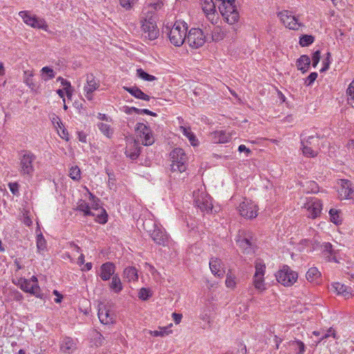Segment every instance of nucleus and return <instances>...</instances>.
<instances>
[{
	"label": "nucleus",
	"instance_id": "f257e3e1",
	"mask_svg": "<svg viewBox=\"0 0 354 354\" xmlns=\"http://www.w3.org/2000/svg\"><path fill=\"white\" fill-rule=\"evenodd\" d=\"M222 16L229 24H234L239 19V14L235 4L236 0H216Z\"/></svg>",
	"mask_w": 354,
	"mask_h": 354
},
{
	"label": "nucleus",
	"instance_id": "f03ea898",
	"mask_svg": "<svg viewBox=\"0 0 354 354\" xmlns=\"http://www.w3.org/2000/svg\"><path fill=\"white\" fill-rule=\"evenodd\" d=\"M169 32L167 35L169 40L175 46H180L186 40L187 26L184 21H176L173 27H166Z\"/></svg>",
	"mask_w": 354,
	"mask_h": 354
},
{
	"label": "nucleus",
	"instance_id": "7ed1b4c3",
	"mask_svg": "<svg viewBox=\"0 0 354 354\" xmlns=\"http://www.w3.org/2000/svg\"><path fill=\"white\" fill-rule=\"evenodd\" d=\"M142 37L145 39L153 41L159 36V29L156 25V19L152 15L147 16L146 18L141 20Z\"/></svg>",
	"mask_w": 354,
	"mask_h": 354
},
{
	"label": "nucleus",
	"instance_id": "20e7f679",
	"mask_svg": "<svg viewBox=\"0 0 354 354\" xmlns=\"http://www.w3.org/2000/svg\"><path fill=\"white\" fill-rule=\"evenodd\" d=\"M171 171L182 173L187 169V156L181 148H175L170 153Z\"/></svg>",
	"mask_w": 354,
	"mask_h": 354
},
{
	"label": "nucleus",
	"instance_id": "39448f33",
	"mask_svg": "<svg viewBox=\"0 0 354 354\" xmlns=\"http://www.w3.org/2000/svg\"><path fill=\"white\" fill-rule=\"evenodd\" d=\"M208 35L209 30H206L205 32L200 28H192L187 35L186 40L192 48H198L207 41V36Z\"/></svg>",
	"mask_w": 354,
	"mask_h": 354
},
{
	"label": "nucleus",
	"instance_id": "423d86ee",
	"mask_svg": "<svg viewBox=\"0 0 354 354\" xmlns=\"http://www.w3.org/2000/svg\"><path fill=\"white\" fill-rule=\"evenodd\" d=\"M36 160V156L28 150L21 151L19 158L20 174L23 176H32L35 171L33 162Z\"/></svg>",
	"mask_w": 354,
	"mask_h": 354
},
{
	"label": "nucleus",
	"instance_id": "0eeeda50",
	"mask_svg": "<svg viewBox=\"0 0 354 354\" xmlns=\"http://www.w3.org/2000/svg\"><path fill=\"white\" fill-rule=\"evenodd\" d=\"M277 281L281 285L290 287L292 286L298 279V274L287 266L283 265L275 274Z\"/></svg>",
	"mask_w": 354,
	"mask_h": 354
},
{
	"label": "nucleus",
	"instance_id": "6e6552de",
	"mask_svg": "<svg viewBox=\"0 0 354 354\" xmlns=\"http://www.w3.org/2000/svg\"><path fill=\"white\" fill-rule=\"evenodd\" d=\"M237 245L245 254H252L256 247V239L250 231H243L236 240Z\"/></svg>",
	"mask_w": 354,
	"mask_h": 354
},
{
	"label": "nucleus",
	"instance_id": "1a4fd4ad",
	"mask_svg": "<svg viewBox=\"0 0 354 354\" xmlns=\"http://www.w3.org/2000/svg\"><path fill=\"white\" fill-rule=\"evenodd\" d=\"M319 140V138L317 136H310L306 140L305 138L301 139L302 152L305 156L311 158L317 156Z\"/></svg>",
	"mask_w": 354,
	"mask_h": 354
},
{
	"label": "nucleus",
	"instance_id": "9d476101",
	"mask_svg": "<svg viewBox=\"0 0 354 354\" xmlns=\"http://www.w3.org/2000/svg\"><path fill=\"white\" fill-rule=\"evenodd\" d=\"M19 15L24 22L31 27L44 30H46L48 27L44 19L32 15L29 11H21Z\"/></svg>",
	"mask_w": 354,
	"mask_h": 354
},
{
	"label": "nucleus",
	"instance_id": "9b49d317",
	"mask_svg": "<svg viewBox=\"0 0 354 354\" xmlns=\"http://www.w3.org/2000/svg\"><path fill=\"white\" fill-rule=\"evenodd\" d=\"M12 282L19 286L23 291L28 292L38 298L41 299L43 297V294L41 292V289L38 284L30 283V281L24 278L19 279L17 283L14 280Z\"/></svg>",
	"mask_w": 354,
	"mask_h": 354
},
{
	"label": "nucleus",
	"instance_id": "f8f14e48",
	"mask_svg": "<svg viewBox=\"0 0 354 354\" xmlns=\"http://www.w3.org/2000/svg\"><path fill=\"white\" fill-rule=\"evenodd\" d=\"M266 265L262 262L255 263V273L253 277V284L256 289L263 291L266 289L264 278Z\"/></svg>",
	"mask_w": 354,
	"mask_h": 354
},
{
	"label": "nucleus",
	"instance_id": "ddd939ff",
	"mask_svg": "<svg viewBox=\"0 0 354 354\" xmlns=\"http://www.w3.org/2000/svg\"><path fill=\"white\" fill-rule=\"evenodd\" d=\"M239 211L241 216L251 219L257 216L258 207L251 201L245 200L240 203Z\"/></svg>",
	"mask_w": 354,
	"mask_h": 354
},
{
	"label": "nucleus",
	"instance_id": "4468645a",
	"mask_svg": "<svg viewBox=\"0 0 354 354\" xmlns=\"http://www.w3.org/2000/svg\"><path fill=\"white\" fill-rule=\"evenodd\" d=\"M149 232L151 238L156 243L162 246L167 245L169 241V236L164 229L154 224L153 230Z\"/></svg>",
	"mask_w": 354,
	"mask_h": 354
},
{
	"label": "nucleus",
	"instance_id": "2eb2a0df",
	"mask_svg": "<svg viewBox=\"0 0 354 354\" xmlns=\"http://www.w3.org/2000/svg\"><path fill=\"white\" fill-rule=\"evenodd\" d=\"M277 15L282 24L289 29L298 30L301 26L298 23L297 19L292 15L288 10L279 12Z\"/></svg>",
	"mask_w": 354,
	"mask_h": 354
},
{
	"label": "nucleus",
	"instance_id": "dca6fc26",
	"mask_svg": "<svg viewBox=\"0 0 354 354\" xmlns=\"http://www.w3.org/2000/svg\"><path fill=\"white\" fill-rule=\"evenodd\" d=\"M115 264L112 262H106L100 266L98 275L102 280L108 281L115 274Z\"/></svg>",
	"mask_w": 354,
	"mask_h": 354
},
{
	"label": "nucleus",
	"instance_id": "f3484780",
	"mask_svg": "<svg viewBox=\"0 0 354 354\" xmlns=\"http://www.w3.org/2000/svg\"><path fill=\"white\" fill-rule=\"evenodd\" d=\"M306 206L309 213V216L315 218L319 216L322 209V204L319 199L314 198L311 201L308 202Z\"/></svg>",
	"mask_w": 354,
	"mask_h": 354
},
{
	"label": "nucleus",
	"instance_id": "a211bd4d",
	"mask_svg": "<svg viewBox=\"0 0 354 354\" xmlns=\"http://www.w3.org/2000/svg\"><path fill=\"white\" fill-rule=\"evenodd\" d=\"M142 147L139 145L138 142L134 140L131 144L127 147L125 155L130 159L136 160L141 153Z\"/></svg>",
	"mask_w": 354,
	"mask_h": 354
},
{
	"label": "nucleus",
	"instance_id": "6ab92c4d",
	"mask_svg": "<svg viewBox=\"0 0 354 354\" xmlns=\"http://www.w3.org/2000/svg\"><path fill=\"white\" fill-rule=\"evenodd\" d=\"M195 205L197 206L202 212L209 213L212 211L213 205L209 198L207 196H198L194 200Z\"/></svg>",
	"mask_w": 354,
	"mask_h": 354
},
{
	"label": "nucleus",
	"instance_id": "aec40b11",
	"mask_svg": "<svg viewBox=\"0 0 354 354\" xmlns=\"http://www.w3.org/2000/svg\"><path fill=\"white\" fill-rule=\"evenodd\" d=\"M341 188L339 189V194L344 198H349L353 192L352 183L350 180L346 179L340 180Z\"/></svg>",
	"mask_w": 354,
	"mask_h": 354
},
{
	"label": "nucleus",
	"instance_id": "412c9836",
	"mask_svg": "<svg viewBox=\"0 0 354 354\" xmlns=\"http://www.w3.org/2000/svg\"><path fill=\"white\" fill-rule=\"evenodd\" d=\"M124 89L137 99L149 101L151 98L149 95L142 92L141 89H140L138 87L136 86L131 87L124 86Z\"/></svg>",
	"mask_w": 354,
	"mask_h": 354
},
{
	"label": "nucleus",
	"instance_id": "4be33fe9",
	"mask_svg": "<svg viewBox=\"0 0 354 354\" xmlns=\"http://www.w3.org/2000/svg\"><path fill=\"white\" fill-rule=\"evenodd\" d=\"M322 253L324 256L328 258V261H333L337 262V259L335 257V251L333 248V245L330 243H324L321 245Z\"/></svg>",
	"mask_w": 354,
	"mask_h": 354
},
{
	"label": "nucleus",
	"instance_id": "5701e85b",
	"mask_svg": "<svg viewBox=\"0 0 354 354\" xmlns=\"http://www.w3.org/2000/svg\"><path fill=\"white\" fill-rule=\"evenodd\" d=\"M221 261L217 258H212L209 261V268L212 272L218 277H223L225 273V271L221 270Z\"/></svg>",
	"mask_w": 354,
	"mask_h": 354
},
{
	"label": "nucleus",
	"instance_id": "b1692460",
	"mask_svg": "<svg viewBox=\"0 0 354 354\" xmlns=\"http://www.w3.org/2000/svg\"><path fill=\"white\" fill-rule=\"evenodd\" d=\"M97 315L100 321L103 324H108L113 322V315L110 314L109 310L106 308H100Z\"/></svg>",
	"mask_w": 354,
	"mask_h": 354
},
{
	"label": "nucleus",
	"instance_id": "393cba45",
	"mask_svg": "<svg viewBox=\"0 0 354 354\" xmlns=\"http://www.w3.org/2000/svg\"><path fill=\"white\" fill-rule=\"evenodd\" d=\"M310 64V59L308 55H301L296 62L297 69L301 71L302 73H305L308 71Z\"/></svg>",
	"mask_w": 354,
	"mask_h": 354
},
{
	"label": "nucleus",
	"instance_id": "a878e982",
	"mask_svg": "<svg viewBox=\"0 0 354 354\" xmlns=\"http://www.w3.org/2000/svg\"><path fill=\"white\" fill-rule=\"evenodd\" d=\"M306 279L310 282L319 283V280L321 277V272L318 270L316 267H312L308 269L306 272Z\"/></svg>",
	"mask_w": 354,
	"mask_h": 354
},
{
	"label": "nucleus",
	"instance_id": "bb28decb",
	"mask_svg": "<svg viewBox=\"0 0 354 354\" xmlns=\"http://www.w3.org/2000/svg\"><path fill=\"white\" fill-rule=\"evenodd\" d=\"M109 287L115 293L117 294L120 293L122 290V283L118 274H115L112 277Z\"/></svg>",
	"mask_w": 354,
	"mask_h": 354
},
{
	"label": "nucleus",
	"instance_id": "cd10ccee",
	"mask_svg": "<svg viewBox=\"0 0 354 354\" xmlns=\"http://www.w3.org/2000/svg\"><path fill=\"white\" fill-rule=\"evenodd\" d=\"M124 278L129 282L137 281L138 279V270L135 267H127L123 271Z\"/></svg>",
	"mask_w": 354,
	"mask_h": 354
},
{
	"label": "nucleus",
	"instance_id": "c85d7f7f",
	"mask_svg": "<svg viewBox=\"0 0 354 354\" xmlns=\"http://www.w3.org/2000/svg\"><path fill=\"white\" fill-rule=\"evenodd\" d=\"M100 86L99 81H97L93 74L86 75V85L84 88L88 89V91H94Z\"/></svg>",
	"mask_w": 354,
	"mask_h": 354
},
{
	"label": "nucleus",
	"instance_id": "c756f323",
	"mask_svg": "<svg viewBox=\"0 0 354 354\" xmlns=\"http://www.w3.org/2000/svg\"><path fill=\"white\" fill-rule=\"evenodd\" d=\"M230 140V135L225 131H216L214 132V140L215 142L225 143Z\"/></svg>",
	"mask_w": 354,
	"mask_h": 354
},
{
	"label": "nucleus",
	"instance_id": "7c9ffc66",
	"mask_svg": "<svg viewBox=\"0 0 354 354\" xmlns=\"http://www.w3.org/2000/svg\"><path fill=\"white\" fill-rule=\"evenodd\" d=\"M289 346L294 350L295 354H304L305 352V344L300 340H292L288 342Z\"/></svg>",
	"mask_w": 354,
	"mask_h": 354
},
{
	"label": "nucleus",
	"instance_id": "2f4dec72",
	"mask_svg": "<svg viewBox=\"0 0 354 354\" xmlns=\"http://www.w3.org/2000/svg\"><path fill=\"white\" fill-rule=\"evenodd\" d=\"M164 6L163 1L162 0H156L155 1H151V0H147V6L149 8L148 14H153L155 12L160 10Z\"/></svg>",
	"mask_w": 354,
	"mask_h": 354
},
{
	"label": "nucleus",
	"instance_id": "473e14b6",
	"mask_svg": "<svg viewBox=\"0 0 354 354\" xmlns=\"http://www.w3.org/2000/svg\"><path fill=\"white\" fill-rule=\"evenodd\" d=\"M34 75L32 71H24V83L31 89L36 90L37 88V84L34 83L32 77Z\"/></svg>",
	"mask_w": 354,
	"mask_h": 354
},
{
	"label": "nucleus",
	"instance_id": "72a5a7b5",
	"mask_svg": "<svg viewBox=\"0 0 354 354\" xmlns=\"http://www.w3.org/2000/svg\"><path fill=\"white\" fill-rule=\"evenodd\" d=\"M75 346L73 339L71 337H66L63 339L61 344L60 348L64 353H69Z\"/></svg>",
	"mask_w": 354,
	"mask_h": 354
},
{
	"label": "nucleus",
	"instance_id": "f704fd0d",
	"mask_svg": "<svg viewBox=\"0 0 354 354\" xmlns=\"http://www.w3.org/2000/svg\"><path fill=\"white\" fill-rule=\"evenodd\" d=\"M41 78L44 81H48L55 77V73L53 68L48 66H44L41 70Z\"/></svg>",
	"mask_w": 354,
	"mask_h": 354
},
{
	"label": "nucleus",
	"instance_id": "c9c22d12",
	"mask_svg": "<svg viewBox=\"0 0 354 354\" xmlns=\"http://www.w3.org/2000/svg\"><path fill=\"white\" fill-rule=\"evenodd\" d=\"M94 217L95 221L100 224H105L108 221V214L103 207L100 208V213H95Z\"/></svg>",
	"mask_w": 354,
	"mask_h": 354
},
{
	"label": "nucleus",
	"instance_id": "e433bc0d",
	"mask_svg": "<svg viewBox=\"0 0 354 354\" xmlns=\"http://www.w3.org/2000/svg\"><path fill=\"white\" fill-rule=\"evenodd\" d=\"M211 32L212 40L218 41L223 39L224 33L219 26L214 27L213 30L209 31Z\"/></svg>",
	"mask_w": 354,
	"mask_h": 354
},
{
	"label": "nucleus",
	"instance_id": "4c0bfd02",
	"mask_svg": "<svg viewBox=\"0 0 354 354\" xmlns=\"http://www.w3.org/2000/svg\"><path fill=\"white\" fill-rule=\"evenodd\" d=\"M180 129H181L183 135L185 136L189 139V140L190 141L192 145H196L195 142L197 141V139H196L195 135L194 134V133H192L191 131L190 128L189 127H180Z\"/></svg>",
	"mask_w": 354,
	"mask_h": 354
},
{
	"label": "nucleus",
	"instance_id": "58836bf2",
	"mask_svg": "<svg viewBox=\"0 0 354 354\" xmlns=\"http://www.w3.org/2000/svg\"><path fill=\"white\" fill-rule=\"evenodd\" d=\"M201 1L204 3V11L212 12V14L214 15L216 11V6L218 2L216 0L215 2H214L213 0H201Z\"/></svg>",
	"mask_w": 354,
	"mask_h": 354
},
{
	"label": "nucleus",
	"instance_id": "ea45409f",
	"mask_svg": "<svg viewBox=\"0 0 354 354\" xmlns=\"http://www.w3.org/2000/svg\"><path fill=\"white\" fill-rule=\"evenodd\" d=\"M333 286L338 294H342L344 296H346L350 293L348 290H350L351 288H348V286L344 284H342L340 283H334L333 284Z\"/></svg>",
	"mask_w": 354,
	"mask_h": 354
},
{
	"label": "nucleus",
	"instance_id": "a19ab883",
	"mask_svg": "<svg viewBox=\"0 0 354 354\" xmlns=\"http://www.w3.org/2000/svg\"><path fill=\"white\" fill-rule=\"evenodd\" d=\"M77 210L82 212L85 216H95V213L94 212H92L91 210V208L88 206V205L84 202L80 204L77 206Z\"/></svg>",
	"mask_w": 354,
	"mask_h": 354
},
{
	"label": "nucleus",
	"instance_id": "79ce46f5",
	"mask_svg": "<svg viewBox=\"0 0 354 354\" xmlns=\"http://www.w3.org/2000/svg\"><path fill=\"white\" fill-rule=\"evenodd\" d=\"M315 38L310 35H303L299 38V44L303 46H308L313 43Z\"/></svg>",
	"mask_w": 354,
	"mask_h": 354
},
{
	"label": "nucleus",
	"instance_id": "37998d69",
	"mask_svg": "<svg viewBox=\"0 0 354 354\" xmlns=\"http://www.w3.org/2000/svg\"><path fill=\"white\" fill-rule=\"evenodd\" d=\"M97 126H98V128L100 130V131L104 135H105L106 136H107L109 138H110L112 136L113 131L109 124L100 122L97 124Z\"/></svg>",
	"mask_w": 354,
	"mask_h": 354
},
{
	"label": "nucleus",
	"instance_id": "c03bdc74",
	"mask_svg": "<svg viewBox=\"0 0 354 354\" xmlns=\"http://www.w3.org/2000/svg\"><path fill=\"white\" fill-rule=\"evenodd\" d=\"M137 75L145 81L152 82L156 80L155 76L148 74L142 68L137 69Z\"/></svg>",
	"mask_w": 354,
	"mask_h": 354
},
{
	"label": "nucleus",
	"instance_id": "a18cd8bd",
	"mask_svg": "<svg viewBox=\"0 0 354 354\" xmlns=\"http://www.w3.org/2000/svg\"><path fill=\"white\" fill-rule=\"evenodd\" d=\"M69 176L74 180H79L81 178V171L77 166H72L70 168Z\"/></svg>",
	"mask_w": 354,
	"mask_h": 354
},
{
	"label": "nucleus",
	"instance_id": "49530a36",
	"mask_svg": "<svg viewBox=\"0 0 354 354\" xmlns=\"http://www.w3.org/2000/svg\"><path fill=\"white\" fill-rule=\"evenodd\" d=\"M339 212L335 209H330L329 211V215L330 217V221L336 225L342 223V219L339 218Z\"/></svg>",
	"mask_w": 354,
	"mask_h": 354
},
{
	"label": "nucleus",
	"instance_id": "de8ad7c7",
	"mask_svg": "<svg viewBox=\"0 0 354 354\" xmlns=\"http://www.w3.org/2000/svg\"><path fill=\"white\" fill-rule=\"evenodd\" d=\"M37 248L39 251H44L46 248V241L41 233L37 236Z\"/></svg>",
	"mask_w": 354,
	"mask_h": 354
},
{
	"label": "nucleus",
	"instance_id": "09e8293b",
	"mask_svg": "<svg viewBox=\"0 0 354 354\" xmlns=\"http://www.w3.org/2000/svg\"><path fill=\"white\" fill-rule=\"evenodd\" d=\"M151 296L152 293L149 288H142L138 292V297L143 301L149 299Z\"/></svg>",
	"mask_w": 354,
	"mask_h": 354
},
{
	"label": "nucleus",
	"instance_id": "8fccbe9b",
	"mask_svg": "<svg viewBox=\"0 0 354 354\" xmlns=\"http://www.w3.org/2000/svg\"><path fill=\"white\" fill-rule=\"evenodd\" d=\"M142 138L143 140L142 141V143L145 146L151 145L154 142V138L153 137L151 131H149L148 133H146V135Z\"/></svg>",
	"mask_w": 354,
	"mask_h": 354
},
{
	"label": "nucleus",
	"instance_id": "3c124183",
	"mask_svg": "<svg viewBox=\"0 0 354 354\" xmlns=\"http://www.w3.org/2000/svg\"><path fill=\"white\" fill-rule=\"evenodd\" d=\"M169 333H170V331H168L167 328L165 327V328H160V330H154V331H152L151 333L154 337H158V336L164 337V336L168 335Z\"/></svg>",
	"mask_w": 354,
	"mask_h": 354
},
{
	"label": "nucleus",
	"instance_id": "603ef678",
	"mask_svg": "<svg viewBox=\"0 0 354 354\" xmlns=\"http://www.w3.org/2000/svg\"><path fill=\"white\" fill-rule=\"evenodd\" d=\"M317 76H318V74L316 72H313V73H310V75L305 80V84L306 86L311 85L315 81Z\"/></svg>",
	"mask_w": 354,
	"mask_h": 354
},
{
	"label": "nucleus",
	"instance_id": "864d4df0",
	"mask_svg": "<svg viewBox=\"0 0 354 354\" xmlns=\"http://www.w3.org/2000/svg\"><path fill=\"white\" fill-rule=\"evenodd\" d=\"M137 0H120V5L126 10L131 9Z\"/></svg>",
	"mask_w": 354,
	"mask_h": 354
},
{
	"label": "nucleus",
	"instance_id": "5fc2aeb1",
	"mask_svg": "<svg viewBox=\"0 0 354 354\" xmlns=\"http://www.w3.org/2000/svg\"><path fill=\"white\" fill-rule=\"evenodd\" d=\"M330 56H331L330 53H327L326 57L323 61V65L324 66L322 68V69L320 70L321 73H323V72L327 71L329 68L330 64Z\"/></svg>",
	"mask_w": 354,
	"mask_h": 354
},
{
	"label": "nucleus",
	"instance_id": "6e6d98bb",
	"mask_svg": "<svg viewBox=\"0 0 354 354\" xmlns=\"http://www.w3.org/2000/svg\"><path fill=\"white\" fill-rule=\"evenodd\" d=\"M308 192L312 193H317L319 191V186L315 181H310L308 183Z\"/></svg>",
	"mask_w": 354,
	"mask_h": 354
},
{
	"label": "nucleus",
	"instance_id": "4d7b16f0",
	"mask_svg": "<svg viewBox=\"0 0 354 354\" xmlns=\"http://www.w3.org/2000/svg\"><path fill=\"white\" fill-rule=\"evenodd\" d=\"M320 50H316L312 56V61H313V66L315 68L317 65L318 64L319 59H320Z\"/></svg>",
	"mask_w": 354,
	"mask_h": 354
},
{
	"label": "nucleus",
	"instance_id": "13d9d810",
	"mask_svg": "<svg viewBox=\"0 0 354 354\" xmlns=\"http://www.w3.org/2000/svg\"><path fill=\"white\" fill-rule=\"evenodd\" d=\"M12 297L13 299L16 301H21L24 299L23 295L18 290L12 291Z\"/></svg>",
	"mask_w": 354,
	"mask_h": 354
},
{
	"label": "nucleus",
	"instance_id": "bf43d9fd",
	"mask_svg": "<svg viewBox=\"0 0 354 354\" xmlns=\"http://www.w3.org/2000/svg\"><path fill=\"white\" fill-rule=\"evenodd\" d=\"M225 285L228 288H234V286L236 285V282L234 281V278H233L231 276H229L227 274L226 280H225Z\"/></svg>",
	"mask_w": 354,
	"mask_h": 354
},
{
	"label": "nucleus",
	"instance_id": "052dcab7",
	"mask_svg": "<svg viewBox=\"0 0 354 354\" xmlns=\"http://www.w3.org/2000/svg\"><path fill=\"white\" fill-rule=\"evenodd\" d=\"M149 128V127L144 123H138L136 124V131L138 133H141V132L148 130Z\"/></svg>",
	"mask_w": 354,
	"mask_h": 354
},
{
	"label": "nucleus",
	"instance_id": "680f3d73",
	"mask_svg": "<svg viewBox=\"0 0 354 354\" xmlns=\"http://www.w3.org/2000/svg\"><path fill=\"white\" fill-rule=\"evenodd\" d=\"M9 188H10V192L13 194L15 195V194H18L19 185H18L17 183H9Z\"/></svg>",
	"mask_w": 354,
	"mask_h": 354
},
{
	"label": "nucleus",
	"instance_id": "e2e57ef3",
	"mask_svg": "<svg viewBox=\"0 0 354 354\" xmlns=\"http://www.w3.org/2000/svg\"><path fill=\"white\" fill-rule=\"evenodd\" d=\"M57 82H60L61 84L65 87V88H71V83L70 82H68V80L64 79L63 77H57Z\"/></svg>",
	"mask_w": 354,
	"mask_h": 354
},
{
	"label": "nucleus",
	"instance_id": "0e129e2a",
	"mask_svg": "<svg viewBox=\"0 0 354 354\" xmlns=\"http://www.w3.org/2000/svg\"><path fill=\"white\" fill-rule=\"evenodd\" d=\"M330 336H333L335 338V330L332 329V328H329V330L322 336L321 339H326Z\"/></svg>",
	"mask_w": 354,
	"mask_h": 354
},
{
	"label": "nucleus",
	"instance_id": "69168bd1",
	"mask_svg": "<svg viewBox=\"0 0 354 354\" xmlns=\"http://www.w3.org/2000/svg\"><path fill=\"white\" fill-rule=\"evenodd\" d=\"M172 317L174 319V322L178 324L180 322L183 315L182 314L174 313H172Z\"/></svg>",
	"mask_w": 354,
	"mask_h": 354
},
{
	"label": "nucleus",
	"instance_id": "338daca9",
	"mask_svg": "<svg viewBox=\"0 0 354 354\" xmlns=\"http://www.w3.org/2000/svg\"><path fill=\"white\" fill-rule=\"evenodd\" d=\"M78 134V140L83 142V143H85L86 142V133H84V132L82 131H80L77 133Z\"/></svg>",
	"mask_w": 354,
	"mask_h": 354
},
{
	"label": "nucleus",
	"instance_id": "774afa93",
	"mask_svg": "<svg viewBox=\"0 0 354 354\" xmlns=\"http://www.w3.org/2000/svg\"><path fill=\"white\" fill-rule=\"evenodd\" d=\"M346 93L351 97V98L354 100V86H351L349 84Z\"/></svg>",
	"mask_w": 354,
	"mask_h": 354
}]
</instances>
